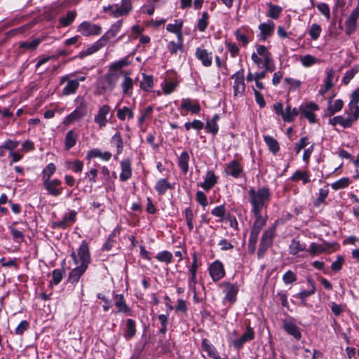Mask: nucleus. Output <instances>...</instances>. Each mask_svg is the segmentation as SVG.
Here are the masks:
<instances>
[{
    "label": "nucleus",
    "instance_id": "nucleus-40",
    "mask_svg": "<svg viewBox=\"0 0 359 359\" xmlns=\"http://www.w3.org/2000/svg\"><path fill=\"white\" fill-rule=\"evenodd\" d=\"M140 88L144 92H150L154 87V77L152 75L142 74V80L140 84Z\"/></svg>",
    "mask_w": 359,
    "mask_h": 359
},
{
    "label": "nucleus",
    "instance_id": "nucleus-53",
    "mask_svg": "<svg viewBox=\"0 0 359 359\" xmlns=\"http://www.w3.org/2000/svg\"><path fill=\"white\" fill-rule=\"evenodd\" d=\"M183 28V21L181 19L174 20V23H169L166 25V30L170 33L175 34Z\"/></svg>",
    "mask_w": 359,
    "mask_h": 359
},
{
    "label": "nucleus",
    "instance_id": "nucleus-57",
    "mask_svg": "<svg viewBox=\"0 0 359 359\" xmlns=\"http://www.w3.org/2000/svg\"><path fill=\"white\" fill-rule=\"evenodd\" d=\"M19 144V141L8 139L4 142V144L0 145V150L6 149L10 152H12L18 147Z\"/></svg>",
    "mask_w": 359,
    "mask_h": 359
},
{
    "label": "nucleus",
    "instance_id": "nucleus-23",
    "mask_svg": "<svg viewBox=\"0 0 359 359\" xmlns=\"http://www.w3.org/2000/svg\"><path fill=\"white\" fill-rule=\"evenodd\" d=\"M121 172L119 179L121 182H126L131 178L133 174L131 161L129 158L123 159L120 163Z\"/></svg>",
    "mask_w": 359,
    "mask_h": 359
},
{
    "label": "nucleus",
    "instance_id": "nucleus-26",
    "mask_svg": "<svg viewBox=\"0 0 359 359\" xmlns=\"http://www.w3.org/2000/svg\"><path fill=\"white\" fill-rule=\"evenodd\" d=\"M225 299L229 302L233 303L236 300V296L238 292V287L236 284H233L229 282L224 283Z\"/></svg>",
    "mask_w": 359,
    "mask_h": 359
},
{
    "label": "nucleus",
    "instance_id": "nucleus-58",
    "mask_svg": "<svg viewBox=\"0 0 359 359\" xmlns=\"http://www.w3.org/2000/svg\"><path fill=\"white\" fill-rule=\"evenodd\" d=\"M41 42V40L40 39H35L30 42L22 41L20 43L19 47L20 48H25V49L34 50L36 49V48L39 46V45L40 44Z\"/></svg>",
    "mask_w": 359,
    "mask_h": 359
},
{
    "label": "nucleus",
    "instance_id": "nucleus-6",
    "mask_svg": "<svg viewBox=\"0 0 359 359\" xmlns=\"http://www.w3.org/2000/svg\"><path fill=\"white\" fill-rule=\"evenodd\" d=\"M77 212L73 210H68L59 221L53 222L51 227L53 229H66L73 224L76 220Z\"/></svg>",
    "mask_w": 359,
    "mask_h": 359
},
{
    "label": "nucleus",
    "instance_id": "nucleus-38",
    "mask_svg": "<svg viewBox=\"0 0 359 359\" xmlns=\"http://www.w3.org/2000/svg\"><path fill=\"white\" fill-rule=\"evenodd\" d=\"M189 154L184 151L178 158L177 165L183 174H187L189 171Z\"/></svg>",
    "mask_w": 359,
    "mask_h": 359
},
{
    "label": "nucleus",
    "instance_id": "nucleus-31",
    "mask_svg": "<svg viewBox=\"0 0 359 359\" xmlns=\"http://www.w3.org/2000/svg\"><path fill=\"white\" fill-rule=\"evenodd\" d=\"M75 102L77 103L76 109L72 111L79 119L87 114L88 104L83 97H78Z\"/></svg>",
    "mask_w": 359,
    "mask_h": 359
},
{
    "label": "nucleus",
    "instance_id": "nucleus-34",
    "mask_svg": "<svg viewBox=\"0 0 359 359\" xmlns=\"http://www.w3.org/2000/svg\"><path fill=\"white\" fill-rule=\"evenodd\" d=\"M290 180L294 182L302 181L303 184H306L311 182L310 172L309 171L297 170L290 177Z\"/></svg>",
    "mask_w": 359,
    "mask_h": 359
},
{
    "label": "nucleus",
    "instance_id": "nucleus-50",
    "mask_svg": "<svg viewBox=\"0 0 359 359\" xmlns=\"http://www.w3.org/2000/svg\"><path fill=\"white\" fill-rule=\"evenodd\" d=\"M300 62L305 67H309L315 64H317L320 60L314 56L307 54L300 57Z\"/></svg>",
    "mask_w": 359,
    "mask_h": 359
},
{
    "label": "nucleus",
    "instance_id": "nucleus-54",
    "mask_svg": "<svg viewBox=\"0 0 359 359\" xmlns=\"http://www.w3.org/2000/svg\"><path fill=\"white\" fill-rule=\"evenodd\" d=\"M128 56H126L123 59L112 63L109 66V70L116 71L122 69L123 67L128 66L130 65V62L128 60Z\"/></svg>",
    "mask_w": 359,
    "mask_h": 359
},
{
    "label": "nucleus",
    "instance_id": "nucleus-21",
    "mask_svg": "<svg viewBox=\"0 0 359 359\" xmlns=\"http://www.w3.org/2000/svg\"><path fill=\"white\" fill-rule=\"evenodd\" d=\"M180 109L194 114H198L201 111L199 103L197 101L194 102L191 98H183Z\"/></svg>",
    "mask_w": 359,
    "mask_h": 359
},
{
    "label": "nucleus",
    "instance_id": "nucleus-32",
    "mask_svg": "<svg viewBox=\"0 0 359 359\" xmlns=\"http://www.w3.org/2000/svg\"><path fill=\"white\" fill-rule=\"evenodd\" d=\"M201 348L203 351L208 353V355L213 359H228L226 358H221L216 350V348L210 344L207 339H203L201 343Z\"/></svg>",
    "mask_w": 359,
    "mask_h": 359
},
{
    "label": "nucleus",
    "instance_id": "nucleus-11",
    "mask_svg": "<svg viewBox=\"0 0 359 359\" xmlns=\"http://www.w3.org/2000/svg\"><path fill=\"white\" fill-rule=\"evenodd\" d=\"M234 79L233 82V95L235 97H241L245 89V84L244 81L243 69H240L231 76Z\"/></svg>",
    "mask_w": 359,
    "mask_h": 359
},
{
    "label": "nucleus",
    "instance_id": "nucleus-44",
    "mask_svg": "<svg viewBox=\"0 0 359 359\" xmlns=\"http://www.w3.org/2000/svg\"><path fill=\"white\" fill-rule=\"evenodd\" d=\"M307 282L311 285V288L309 290H303L297 294V297L304 303L306 299L316 292V286L314 281L309 277L306 278Z\"/></svg>",
    "mask_w": 359,
    "mask_h": 359
},
{
    "label": "nucleus",
    "instance_id": "nucleus-51",
    "mask_svg": "<svg viewBox=\"0 0 359 359\" xmlns=\"http://www.w3.org/2000/svg\"><path fill=\"white\" fill-rule=\"evenodd\" d=\"M344 102L341 100H336L333 104H330L327 107V115L333 116L337 112L341 111L343 108Z\"/></svg>",
    "mask_w": 359,
    "mask_h": 359
},
{
    "label": "nucleus",
    "instance_id": "nucleus-60",
    "mask_svg": "<svg viewBox=\"0 0 359 359\" xmlns=\"http://www.w3.org/2000/svg\"><path fill=\"white\" fill-rule=\"evenodd\" d=\"M209 14L208 12H203L201 18L198 21V29L200 32H203L208 25Z\"/></svg>",
    "mask_w": 359,
    "mask_h": 359
},
{
    "label": "nucleus",
    "instance_id": "nucleus-37",
    "mask_svg": "<svg viewBox=\"0 0 359 359\" xmlns=\"http://www.w3.org/2000/svg\"><path fill=\"white\" fill-rule=\"evenodd\" d=\"M136 323L133 319H128L126 323V329L124 331V338L126 340L131 339L136 334Z\"/></svg>",
    "mask_w": 359,
    "mask_h": 359
},
{
    "label": "nucleus",
    "instance_id": "nucleus-48",
    "mask_svg": "<svg viewBox=\"0 0 359 359\" xmlns=\"http://www.w3.org/2000/svg\"><path fill=\"white\" fill-rule=\"evenodd\" d=\"M172 186L166 179H160L155 185V189L158 194H164L168 189H171Z\"/></svg>",
    "mask_w": 359,
    "mask_h": 359
},
{
    "label": "nucleus",
    "instance_id": "nucleus-28",
    "mask_svg": "<svg viewBox=\"0 0 359 359\" xmlns=\"http://www.w3.org/2000/svg\"><path fill=\"white\" fill-rule=\"evenodd\" d=\"M130 72H124L123 80L121 84L122 92L124 95H132L133 85L136 82L131 77H130Z\"/></svg>",
    "mask_w": 359,
    "mask_h": 359
},
{
    "label": "nucleus",
    "instance_id": "nucleus-2",
    "mask_svg": "<svg viewBox=\"0 0 359 359\" xmlns=\"http://www.w3.org/2000/svg\"><path fill=\"white\" fill-rule=\"evenodd\" d=\"M276 225H273L263 233L257 251L259 258L263 257L267 250L272 246L276 236Z\"/></svg>",
    "mask_w": 359,
    "mask_h": 359
},
{
    "label": "nucleus",
    "instance_id": "nucleus-15",
    "mask_svg": "<svg viewBox=\"0 0 359 359\" xmlns=\"http://www.w3.org/2000/svg\"><path fill=\"white\" fill-rule=\"evenodd\" d=\"M209 273L214 282H217L225 276L223 264L219 260H215L209 266Z\"/></svg>",
    "mask_w": 359,
    "mask_h": 359
},
{
    "label": "nucleus",
    "instance_id": "nucleus-41",
    "mask_svg": "<svg viewBox=\"0 0 359 359\" xmlns=\"http://www.w3.org/2000/svg\"><path fill=\"white\" fill-rule=\"evenodd\" d=\"M264 141L267 145L269 150L273 154H277L280 150L278 142L271 135H264Z\"/></svg>",
    "mask_w": 359,
    "mask_h": 359
},
{
    "label": "nucleus",
    "instance_id": "nucleus-64",
    "mask_svg": "<svg viewBox=\"0 0 359 359\" xmlns=\"http://www.w3.org/2000/svg\"><path fill=\"white\" fill-rule=\"evenodd\" d=\"M350 183V179L348 177H342L339 180L334 182L332 184V188L333 189L337 190L346 188L348 186Z\"/></svg>",
    "mask_w": 359,
    "mask_h": 359
},
{
    "label": "nucleus",
    "instance_id": "nucleus-47",
    "mask_svg": "<svg viewBox=\"0 0 359 359\" xmlns=\"http://www.w3.org/2000/svg\"><path fill=\"white\" fill-rule=\"evenodd\" d=\"M299 113V109L297 108L291 109L290 105H287L285 109L284 116H283V120L285 122H292Z\"/></svg>",
    "mask_w": 359,
    "mask_h": 359
},
{
    "label": "nucleus",
    "instance_id": "nucleus-45",
    "mask_svg": "<svg viewBox=\"0 0 359 359\" xmlns=\"http://www.w3.org/2000/svg\"><path fill=\"white\" fill-rule=\"evenodd\" d=\"M76 17V12L74 11H69L67 12L66 15L60 18L59 23L62 27H68L74 21Z\"/></svg>",
    "mask_w": 359,
    "mask_h": 359
},
{
    "label": "nucleus",
    "instance_id": "nucleus-4",
    "mask_svg": "<svg viewBox=\"0 0 359 359\" xmlns=\"http://www.w3.org/2000/svg\"><path fill=\"white\" fill-rule=\"evenodd\" d=\"M131 0H121V4L109 5L103 7L104 12H109L114 18L127 15L132 10Z\"/></svg>",
    "mask_w": 359,
    "mask_h": 359
},
{
    "label": "nucleus",
    "instance_id": "nucleus-3",
    "mask_svg": "<svg viewBox=\"0 0 359 359\" xmlns=\"http://www.w3.org/2000/svg\"><path fill=\"white\" fill-rule=\"evenodd\" d=\"M113 116L111 107L107 104L100 106L94 116V122L98 126L99 129L104 128Z\"/></svg>",
    "mask_w": 359,
    "mask_h": 359
},
{
    "label": "nucleus",
    "instance_id": "nucleus-13",
    "mask_svg": "<svg viewBox=\"0 0 359 359\" xmlns=\"http://www.w3.org/2000/svg\"><path fill=\"white\" fill-rule=\"evenodd\" d=\"M119 75L116 72H107L106 73L100 82L101 88L104 91H112L118 81Z\"/></svg>",
    "mask_w": 359,
    "mask_h": 359
},
{
    "label": "nucleus",
    "instance_id": "nucleus-49",
    "mask_svg": "<svg viewBox=\"0 0 359 359\" xmlns=\"http://www.w3.org/2000/svg\"><path fill=\"white\" fill-rule=\"evenodd\" d=\"M107 44L100 38L95 41L90 47L88 48L86 50L82 52L83 55H88L93 54L98 51L100 49L105 46Z\"/></svg>",
    "mask_w": 359,
    "mask_h": 359
},
{
    "label": "nucleus",
    "instance_id": "nucleus-56",
    "mask_svg": "<svg viewBox=\"0 0 359 359\" xmlns=\"http://www.w3.org/2000/svg\"><path fill=\"white\" fill-rule=\"evenodd\" d=\"M204 127V123L198 119H194L192 122H186L184 123V128L187 130H189L191 128H193L196 130L200 131Z\"/></svg>",
    "mask_w": 359,
    "mask_h": 359
},
{
    "label": "nucleus",
    "instance_id": "nucleus-22",
    "mask_svg": "<svg viewBox=\"0 0 359 359\" xmlns=\"http://www.w3.org/2000/svg\"><path fill=\"white\" fill-rule=\"evenodd\" d=\"M355 121V120L351 117V116H348L347 117H344L342 116H334L333 118H330L328 121V123L330 125H332V126L339 125L344 128H348L353 126Z\"/></svg>",
    "mask_w": 359,
    "mask_h": 359
},
{
    "label": "nucleus",
    "instance_id": "nucleus-36",
    "mask_svg": "<svg viewBox=\"0 0 359 359\" xmlns=\"http://www.w3.org/2000/svg\"><path fill=\"white\" fill-rule=\"evenodd\" d=\"M111 143L116 148V155L114 158H117V156L123 152L124 142L121 134L119 132L116 133L111 138Z\"/></svg>",
    "mask_w": 359,
    "mask_h": 359
},
{
    "label": "nucleus",
    "instance_id": "nucleus-19",
    "mask_svg": "<svg viewBox=\"0 0 359 359\" xmlns=\"http://www.w3.org/2000/svg\"><path fill=\"white\" fill-rule=\"evenodd\" d=\"M359 17V11L358 9H355L350 14L348 18L346 19L345 22L346 27V34L348 36H351L352 34L355 32L357 28V20Z\"/></svg>",
    "mask_w": 359,
    "mask_h": 359
},
{
    "label": "nucleus",
    "instance_id": "nucleus-1",
    "mask_svg": "<svg viewBox=\"0 0 359 359\" xmlns=\"http://www.w3.org/2000/svg\"><path fill=\"white\" fill-rule=\"evenodd\" d=\"M81 264L73 269L69 274L67 281L72 285L77 283L80 278L87 270L90 262L89 246L86 241H83L78 250Z\"/></svg>",
    "mask_w": 359,
    "mask_h": 359
},
{
    "label": "nucleus",
    "instance_id": "nucleus-12",
    "mask_svg": "<svg viewBox=\"0 0 359 359\" xmlns=\"http://www.w3.org/2000/svg\"><path fill=\"white\" fill-rule=\"evenodd\" d=\"M318 109V104L309 102L299 106V113L302 116L307 118L311 123H314L316 122V116L314 112Z\"/></svg>",
    "mask_w": 359,
    "mask_h": 359
},
{
    "label": "nucleus",
    "instance_id": "nucleus-24",
    "mask_svg": "<svg viewBox=\"0 0 359 359\" xmlns=\"http://www.w3.org/2000/svg\"><path fill=\"white\" fill-rule=\"evenodd\" d=\"M114 305L117 308L118 313H123L128 316L132 315L131 309L126 304L124 297L122 294L114 296Z\"/></svg>",
    "mask_w": 359,
    "mask_h": 359
},
{
    "label": "nucleus",
    "instance_id": "nucleus-14",
    "mask_svg": "<svg viewBox=\"0 0 359 359\" xmlns=\"http://www.w3.org/2000/svg\"><path fill=\"white\" fill-rule=\"evenodd\" d=\"M251 202H264L269 200L270 191L268 187H262L255 190V188H250L248 191Z\"/></svg>",
    "mask_w": 359,
    "mask_h": 359
},
{
    "label": "nucleus",
    "instance_id": "nucleus-5",
    "mask_svg": "<svg viewBox=\"0 0 359 359\" xmlns=\"http://www.w3.org/2000/svg\"><path fill=\"white\" fill-rule=\"evenodd\" d=\"M257 53H252L251 59L259 68L261 65L269 62H273L272 54L267 47L264 45H256Z\"/></svg>",
    "mask_w": 359,
    "mask_h": 359
},
{
    "label": "nucleus",
    "instance_id": "nucleus-30",
    "mask_svg": "<svg viewBox=\"0 0 359 359\" xmlns=\"http://www.w3.org/2000/svg\"><path fill=\"white\" fill-rule=\"evenodd\" d=\"M274 27L275 24L271 20H267L266 22L261 23L259 25L261 39L264 41L267 37L270 36L274 30Z\"/></svg>",
    "mask_w": 359,
    "mask_h": 359
},
{
    "label": "nucleus",
    "instance_id": "nucleus-61",
    "mask_svg": "<svg viewBox=\"0 0 359 359\" xmlns=\"http://www.w3.org/2000/svg\"><path fill=\"white\" fill-rule=\"evenodd\" d=\"M318 11L323 15L327 20L331 18L330 8L326 3H319L316 5Z\"/></svg>",
    "mask_w": 359,
    "mask_h": 359
},
{
    "label": "nucleus",
    "instance_id": "nucleus-20",
    "mask_svg": "<svg viewBox=\"0 0 359 359\" xmlns=\"http://www.w3.org/2000/svg\"><path fill=\"white\" fill-rule=\"evenodd\" d=\"M250 33H252L251 29L248 27L243 26L235 31L234 36L236 41H238L242 46L246 47L250 41L248 37Z\"/></svg>",
    "mask_w": 359,
    "mask_h": 359
},
{
    "label": "nucleus",
    "instance_id": "nucleus-27",
    "mask_svg": "<svg viewBox=\"0 0 359 359\" xmlns=\"http://www.w3.org/2000/svg\"><path fill=\"white\" fill-rule=\"evenodd\" d=\"M219 177L215 175L212 170L207 171L204 181L201 183V187L208 191L212 189L218 182Z\"/></svg>",
    "mask_w": 359,
    "mask_h": 359
},
{
    "label": "nucleus",
    "instance_id": "nucleus-63",
    "mask_svg": "<svg viewBox=\"0 0 359 359\" xmlns=\"http://www.w3.org/2000/svg\"><path fill=\"white\" fill-rule=\"evenodd\" d=\"M64 274H65L64 269H54L52 272L53 278H52V280L50 281V283H53L55 285H58L62 280Z\"/></svg>",
    "mask_w": 359,
    "mask_h": 359
},
{
    "label": "nucleus",
    "instance_id": "nucleus-39",
    "mask_svg": "<svg viewBox=\"0 0 359 359\" xmlns=\"http://www.w3.org/2000/svg\"><path fill=\"white\" fill-rule=\"evenodd\" d=\"M334 245V243L316 244L315 243H312L307 251L311 254H320L330 250Z\"/></svg>",
    "mask_w": 359,
    "mask_h": 359
},
{
    "label": "nucleus",
    "instance_id": "nucleus-29",
    "mask_svg": "<svg viewBox=\"0 0 359 359\" xmlns=\"http://www.w3.org/2000/svg\"><path fill=\"white\" fill-rule=\"evenodd\" d=\"M283 329L290 335L292 336L295 339L300 340L302 333L300 328L291 321L285 320L283 322Z\"/></svg>",
    "mask_w": 359,
    "mask_h": 359
},
{
    "label": "nucleus",
    "instance_id": "nucleus-43",
    "mask_svg": "<svg viewBox=\"0 0 359 359\" xmlns=\"http://www.w3.org/2000/svg\"><path fill=\"white\" fill-rule=\"evenodd\" d=\"M306 250V244L302 243L300 241L293 239L289 245V253L292 255H296L299 252Z\"/></svg>",
    "mask_w": 359,
    "mask_h": 359
},
{
    "label": "nucleus",
    "instance_id": "nucleus-25",
    "mask_svg": "<svg viewBox=\"0 0 359 359\" xmlns=\"http://www.w3.org/2000/svg\"><path fill=\"white\" fill-rule=\"evenodd\" d=\"M123 25V20H118L112 24L109 30L105 32L101 37L102 41L107 44L109 40L116 36L120 32Z\"/></svg>",
    "mask_w": 359,
    "mask_h": 359
},
{
    "label": "nucleus",
    "instance_id": "nucleus-9",
    "mask_svg": "<svg viewBox=\"0 0 359 359\" xmlns=\"http://www.w3.org/2000/svg\"><path fill=\"white\" fill-rule=\"evenodd\" d=\"M224 172L228 176L239 178L244 175L243 165L238 159H233L226 164Z\"/></svg>",
    "mask_w": 359,
    "mask_h": 359
},
{
    "label": "nucleus",
    "instance_id": "nucleus-62",
    "mask_svg": "<svg viewBox=\"0 0 359 359\" xmlns=\"http://www.w3.org/2000/svg\"><path fill=\"white\" fill-rule=\"evenodd\" d=\"M205 131L208 133H210L215 135L219 131V126L216 122H213L209 118L206 120V124L205 126Z\"/></svg>",
    "mask_w": 359,
    "mask_h": 359
},
{
    "label": "nucleus",
    "instance_id": "nucleus-42",
    "mask_svg": "<svg viewBox=\"0 0 359 359\" xmlns=\"http://www.w3.org/2000/svg\"><path fill=\"white\" fill-rule=\"evenodd\" d=\"M78 139V135L74 130H69L65 138V148L66 150H69L75 146Z\"/></svg>",
    "mask_w": 359,
    "mask_h": 359
},
{
    "label": "nucleus",
    "instance_id": "nucleus-10",
    "mask_svg": "<svg viewBox=\"0 0 359 359\" xmlns=\"http://www.w3.org/2000/svg\"><path fill=\"white\" fill-rule=\"evenodd\" d=\"M43 187L47 193L53 196H60L63 191L62 182L57 179H44Z\"/></svg>",
    "mask_w": 359,
    "mask_h": 359
},
{
    "label": "nucleus",
    "instance_id": "nucleus-35",
    "mask_svg": "<svg viewBox=\"0 0 359 359\" xmlns=\"http://www.w3.org/2000/svg\"><path fill=\"white\" fill-rule=\"evenodd\" d=\"M133 109L130 107L124 106L116 109V116L118 120L124 121L126 118L128 120L134 118Z\"/></svg>",
    "mask_w": 359,
    "mask_h": 359
},
{
    "label": "nucleus",
    "instance_id": "nucleus-7",
    "mask_svg": "<svg viewBox=\"0 0 359 359\" xmlns=\"http://www.w3.org/2000/svg\"><path fill=\"white\" fill-rule=\"evenodd\" d=\"M359 87L351 95V101L348 103V109L345 110L348 116H351L357 121L359 118Z\"/></svg>",
    "mask_w": 359,
    "mask_h": 359
},
{
    "label": "nucleus",
    "instance_id": "nucleus-18",
    "mask_svg": "<svg viewBox=\"0 0 359 359\" xmlns=\"http://www.w3.org/2000/svg\"><path fill=\"white\" fill-rule=\"evenodd\" d=\"M254 338L255 332L253 329L248 325L246 327V331L241 336V337L233 341V347L237 350H240L243 348L244 344L252 341Z\"/></svg>",
    "mask_w": 359,
    "mask_h": 359
},
{
    "label": "nucleus",
    "instance_id": "nucleus-52",
    "mask_svg": "<svg viewBox=\"0 0 359 359\" xmlns=\"http://www.w3.org/2000/svg\"><path fill=\"white\" fill-rule=\"evenodd\" d=\"M322 32V28L320 25L317 23H313L308 32L309 35L310 36L312 40H317Z\"/></svg>",
    "mask_w": 359,
    "mask_h": 359
},
{
    "label": "nucleus",
    "instance_id": "nucleus-17",
    "mask_svg": "<svg viewBox=\"0 0 359 359\" xmlns=\"http://www.w3.org/2000/svg\"><path fill=\"white\" fill-rule=\"evenodd\" d=\"M195 56L197 60L201 61L203 66L209 67L212 64V53L207 49L198 47L196 49Z\"/></svg>",
    "mask_w": 359,
    "mask_h": 359
},
{
    "label": "nucleus",
    "instance_id": "nucleus-55",
    "mask_svg": "<svg viewBox=\"0 0 359 359\" xmlns=\"http://www.w3.org/2000/svg\"><path fill=\"white\" fill-rule=\"evenodd\" d=\"M67 168L76 173H81L83 170V163L80 160L67 161Z\"/></svg>",
    "mask_w": 359,
    "mask_h": 359
},
{
    "label": "nucleus",
    "instance_id": "nucleus-33",
    "mask_svg": "<svg viewBox=\"0 0 359 359\" xmlns=\"http://www.w3.org/2000/svg\"><path fill=\"white\" fill-rule=\"evenodd\" d=\"M192 259H193V262H192L191 265L189 269V273H190V276L189 277V280H188L189 285H195L197 283L196 273H197V269L198 268V262H197V254L196 252H194L192 254Z\"/></svg>",
    "mask_w": 359,
    "mask_h": 359
},
{
    "label": "nucleus",
    "instance_id": "nucleus-59",
    "mask_svg": "<svg viewBox=\"0 0 359 359\" xmlns=\"http://www.w3.org/2000/svg\"><path fill=\"white\" fill-rule=\"evenodd\" d=\"M156 258L161 262H164L167 264H170L172 262V255L170 252L164 250L158 253Z\"/></svg>",
    "mask_w": 359,
    "mask_h": 359
},
{
    "label": "nucleus",
    "instance_id": "nucleus-46",
    "mask_svg": "<svg viewBox=\"0 0 359 359\" xmlns=\"http://www.w3.org/2000/svg\"><path fill=\"white\" fill-rule=\"evenodd\" d=\"M16 222H13L11 226H8V229L12 235L13 239L18 243H22L25 241V230H19L15 228L13 226Z\"/></svg>",
    "mask_w": 359,
    "mask_h": 359
},
{
    "label": "nucleus",
    "instance_id": "nucleus-8",
    "mask_svg": "<svg viewBox=\"0 0 359 359\" xmlns=\"http://www.w3.org/2000/svg\"><path fill=\"white\" fill-rule=\"evenodd\" d=\"M77 31L84 36H97L101 34L102 27L89 21H83L78 26Z\"/></svg>",
    "mask_w": 359,
    "mask_h": 359
},
{
    "label": "nucleus",
    "instance_id": "nucleus-16",
    "mask_svg": "<svg viewBox=\"0 0 359 359\" xmlns=\"http://www.w3.org/2000/svg\"><path fill=\"white\" fill-rule=\"evenodd\" d=\"M67 82L66 86L62 89V95L68 96L72 94H75L79 87V81L74 79L69 80V75H65L60 79V84Z\"/></svg>",
    "mask_w": 359,
    "mask_h": 359
}]
</instances>
